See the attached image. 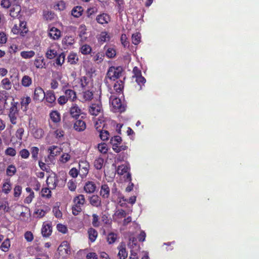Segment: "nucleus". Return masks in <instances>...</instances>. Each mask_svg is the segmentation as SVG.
Masks as SVG:
<instances>
[{"mask_svg": "<svg viewBox=\"0 0 259 259\" xmlns=\"http://www.w3.org/2000/svg\"><path fill=\"white\" fill-rule=\"evenodd\" d=\"M74 204L72 206V212L73 215H77L82 211V207L85 203L84 196L79 194L73 198Z\"/></svg>", "mask_w": 259, "mask_h": 259, "instance_id": "obj_1", "label": "nucleus"}, {"mask_svg": "<svg viewBox=\"0 0 259 259\" xmlns=\"http://www.w3.org/2000/svg\"><path fill=\"white\" fill-rule=\"evenodd\" d=\"M123 71V68L121 66L110 67L108 70L104 80L105 82H107V78L114 81L115 80L122 76Z\"/></svg>", "mask_w": 259, "mask_h": 259, "instance_id": "obj_2", "label": "nucleus"}, {"mask_svg": "<svg viewBox=\"0 0 259 259\" xmlns=\"http://www.w3.org/2000/svg\"><path fill=\"white\" fill-rule=\"evenodd\" d=\"M130 171V167L128 164H121L116 169V172L118 175H124L123 178L125 182L132 181V176Z\"/></svg>", "mask_w": 259, "mask_h": 259, "instance_id": "obj_3", "label": "nucleus"}, {"mask_svg": "<svg viewBox=\"0 0 259 259\" xmlns=\"http://www.w3.org/2000/svg\"><path fill=\"white\" fill-rule=\"evenodd\" d=\"M17 105V102L12 103L11 106L9 110L8 116L10 118V122L12 124H16L17 122V117L19 112Z\"/></svg>", "mask_w": 259, "mask_h": 259, "instance_id": "obj_4", "label": "nucleus"}, {"mask_svg": "<svg viewBox=\"0 0 259 259\" xmlns=\"http://www.w3.org/2000/svg\"><path fill=\"white\" fill-rule=\"evenodd\" d=\"M79 176L83 179L85 178L89 173L90 164L87 160H80L78 163Z\"/></svg>", "mask_w": 259, "mask_h": 259, "instance_id": "obj_5", "label": "nucleus"}, {"mask_svg": "<svg viewBox=\"0 0 259 259\" xmlns=\"http://www.w3.org/2000/svg\"><path fill=\"white\" fill-rule=\"evenodd\" d=\"M45 94L41 88L39 87L36 88L34 91L33 100L35 102L42 101L45 99Z\"/></svg>", "mask_w": 259, "mask_h": 259, "instance_id": "obj_6", "label": "nucleus"}, {"mask_svg": "<svg viewBox=\"0 0 259 259\" xmlns=\"http://www.w3.org/2000/svg\"><path fill=\"white\" fill-rule=\"evenodd\" d=\"M45 99H46V101L49 104L48 105L50 107H53L56 104V96L54 92L52 90L47 91L45 94Z\"/></svg>", "mask_w": 259, "mask_h": 259, "instance_id": "obj_7", "label": "nucleus"}, {"mask_svg": "<svg viewBox=\"0 0 259 259\" xmlns=\"http://www.w3.org/2000/svg\"><path fill=\"white\" fill-rule=\"evenodd\" d=\"M90 204L93 207L99 208L102 206L101 198L97 195H93L88 197Z\"/></svg>", "mask_w": 259, "mask_h": 259, "instance_id": "obj_8", "label": "nucleus"}, {"mask_svg": "<svg viewBox=\"0 0 259 259\" xmlns=\"http://www.w3.org/2000/svg\"><path fill=\"white\" fill-rule=\"evenodd\" d=\"M58 179L56 174L50 175L48 177L46 183L51 189H54L58 185Z\"/></svg>", "mask_w": 259, "mask_h": 259, "instance_id": "obj_9", "label": "nucleus"}, {"mask_svg": "<svg viewBox=\"0 0 259 259\" xmlns=\"http://www.w3.org/2000/svg\"><path fill=\"white\" fill-rule=\"evenodd\" d=\"M102 110V105L100 104L94 103L92 104L89 107V112L92 115L94 116L98 115Z\"/></svg>", "mask_w": 259, "mask_h": 259, "instance_id": "obj_10", "label": "nucleus"}, {"mask_svg": "<svg viewBox=\"0 0 259 259\" xmlns=\"http://www.w3.org/2000/svg\"><path fill=\"white\" fill-rule=\"evenodd\" d=\"M97 189L96 184L92 181H88L85 182L83 186V190L85 193L88 194L94 193Z\"/></svg>", "mask_w": 259, "mask_h": 259, "instance_id": "obj_11", "label": "nucleus"}, {"mask_svg": "<svg viewBox=\"0 0 259 259\" xmlns=\"http://www.w3.org/2000/svg\"><path fill=\"white\" fill-rule=\"evenodd\" d=\"M82 102H87L92 100L93 98V91L89 89L82 90V93L80 94Z\"/></svg>", "mask_w": 259, "mask_h": 259, "instance_id": "obj_12", "label": "nucleus"}, {"mask_svg": "<svg viewBox=\"0 0 259 259\" xmlns=\"http://www.w3.org/2000/svg\"><path fill=\"white\" fill-rule=\"evenodd\" d=\"M112 106L115 112H121L124 110V107L122 106V103L120 99L114 98L111 102Z\"/></svg>", "mask_w": 259, "mask_h": 259, "instance_id": "obj_13", "label": "nucleus"}, {"mask_svg": "<svg viewBox=\"0 0 259 259\" xmlns=\"http://www.w3.org/2000/svg\"><path fill=\"white\" fill-rule=\"evenodd\" d=\"M34 65L37 69L46 68V63L44 57L41 56H37L34 60Z\"/></svg>", "mask_w": 259, "mask_h": 259, "instance_id": "obj_14", "label": "nucleus"}, {"mask_svg": "<svg viewBox=\"0 0 259 259\" xmlns=\"http://www.w3.org/2000/svg\"><path fill=\"white\" fill-rule=\"evenodd\" d=\"M70 114L73 118L77 119L82 114V111L77 104H73L70 108Z\"/></svg>", "mask_w": 259, "mask_h": 259, "instance_id": "obj_15", "label": "nucleus"}, {"mask_svg": "<svg viewBox=\"0 0 259 259\" xmlns=\"http://www.w3.org/2000/svg\"><path fill=\"white\" fill-rule=\"evenodd\" d=\"M21 11V7L19 4H13L10 10V15L15 18L18 17L20 12Z\"/></svg>", "mask_w": 259, "mask_h": 259, "instance_id": "obj_16", "label": "nucleus"}, {"mask_svg": "<svg viewBox=\"0 0 259 259\" xmlns=\"http://www.w3.org/2000/svg\"><path fill=\"white\" fill-rule=\"evenodd\" d=\"M96 20L99 24L104 25L108 23L110 21V17L107 14L103 13L97 16Z\"/></svg>", "mask_w": 259, "mask_h": 259, "instance_id": "obj_17", "label": "nucleus"}, {"mask_svg": "<svg viewBox=\"0 0 259 259\" xmlns=\"http://www.w3.org/2000/svg\"><path fill=\"white\" fill-rule=\"evenodd\" d=\"M73 128L77 132H83L86 128V123L82 120H77L74 123Z\"/></svg>", "mask_w": 259, "mask_h": 259, "instance_id": "obj_18", "label": "nucleus"}, {"mask_svg": "<svg viewBox=\"0 0 259 259\" xmlns=\"http://www.w3.org/2000/svg\"><path fill=\"white\" fill-rule=\"evenodd\" d=\"M110 189L107 184H103L101 187L100 194L104 199H107L110 196Z\"/></svg>", "mask_w": 259, "mask_h": 259, "instance_id": "obj_19", "label": "nucleus"}, {"mask_svg": "<svg viewBox=\"0 0 259 259\" xmlns=\"http://www.w3.org/2000/svg\"><path fill=\"white\" fill-rule=\"evenodd\" d=\"M52 232V227L50 224H44L41 228V234L44 237H49Z\"/></svg>", "mask_w": 259, "mask_h": 259, "instance_id": "obj_20", "label": "nucleus"}, {"mask_svg": "<svg viewBox=\"0 0 259 259\" xmlns=\"http://www.w3.org/2000/svg\"><path fill=\"white\" fill-rule=\"evenodd\" d=\"M49 155L48 158L53 160L54 157L60 154V149L57 146H52L49 148Z\"/></svg>", "mask_w": 259, "mask_h": 259, "instance_id": "obj_21", "label": "nucleus"}, {"mask_svg": "<svg viewBox=\"0 0 259 259\" xmlns=\"http://www.w3.org/2000/svg\"><path fill=\"white\" fill-rule=\"evenodd\" d=\"M49 36L54 40H57L61 37V31L58 28L53 27L50 29Z\"/></svg>", "mask_w": 259, "mask_h": 259, "instance_id": "obj_22", "label": "nucleus"}, {"mask_svg": "<svg viewBox=\"0 0 259 259\" xmlns=\"http://www.w3.org/2000/svg\"><path fill=\"white\" fill-rule=\"evenodd\" d=\"M121 200H122L124 201H127V199H125L124 196L119 191H118L113 195H112V201H117L120 206H123V204L121 203Z\"/></svg>", "mask_w": 259, "mask_h": 259, "instance_id": "obj_23", "label": "nucleus"}, {"mask_svg": "<svg viewBox=\"0 0 259 259\" xmlns=\"http://www.w3.org/2000/svg\"><path fill=\"white\" fill-rule=\"evenodd\" d=\"M80 85L82 90L92 89L91 84L90 82L89 79L86 76H82L80 78Z\"/></svg>", "mask_w": 259, "mask_h": 259, "instance_id": "obj_24", "label": "nucleus"}, {"mask_svg": "<svg viewBox=\"0 0 259 259\" xmlns=\"http://www.w3.org/2000/svg\"><path fill=\"white\" fill-rule=\"evenodd\" d=\"M98 123L96 122L95 124V126L97 130L100 133V138L102 141H106L108 140L109 138V133L108 131L106 130H102L99 129V127L98 126Z\"/></svg>", "mask_w": 259, "mask_h": 259, "instance_id": "obj_25", "label": "nucleus"}, {"mask_svg": "<svg viewBox=\"0 0 259 259\" xmlns=\"http://www.w3.org/2000/svg\"><path fill=\"white\" fill-rule=\"evenodd\" d=\"M119 250L118 257L120 259H125L127 256V252L126 250L124 244H121L118 247Z\"/></svg>", "mask_w": 259, "mask_h": 259, "instance_id": "obj_26", "label": "nucleus"}, {"mask_svg": "<svg viewBox=\"0 0 259 259\" xmlns=\"http://www.w3.org/2000/svg\"><path fill=\"white\" fill-rule=\"evenodd\" d=\"M88 234L89 240L91 242H94L96 240L98 235V232L93 228L88 229Z\"/></svg>", "mask_w": 259, "mask_h": 259, "instance_id": "obj_27", "label": "nucleus"}, {"mask_svg": "<svg viewBox=\"0 0 259 259\" xmlns=\"http://www.w3.org/2000/svg\"><path fill=\"white\" fill-rule=\"evenodd\" d=\"M64 94L68 100L73 101L76 99V93L73 90L67 89L65 91Z\"/></svg>", "mask_w": 259, "mask_h": 259, "instance_id": "obj_28", "label": "nucleus"}, {"mask_svg": "<svg viewBox=\"0 0 259 259\" xmlns=\"http://www.w3.org/2000/svg\"><path fill=\"white\" fill-rule=\"evenodd\" d=\"M83 9L81 6H76L73 8L71 11L72 15L75 17L78 18L82 14Z\"/></svg>", "mask_w": 259, "mask_h": 259, "instance_id": "obj_29", "label": "nucleus"}, {"mask_svg": "<svg viewBox=\"0 0 259 259\" xmlns=\"http://www.w3.org/2000/svg\"><path fill=\"white\" fill-rule=\"evenodd\" d=\"M52 121L54 123H58L61 121L60 114L57 111H52L50 113Z\"/></svg>", "mask_w": 259, "mask_h": 259, "instance_id": "obj_30", "label": "nucleus"}, {"mask_svg": "<svg viewBox=\"0 0 259 259\" xmlns=\"http://www.w3.org/2000/svg\"><path fill=\"white\" fill-rule=\"evenodd\" d=\"M57 56V52L55 49L52 48V47L48 48L47 51L46 53V57L47 58L49 59H53Z\"/></svg>", "mask_w": 259, "mask_h": 259, "instance_id": "obj_31", "label": "nucleus"}, {"mask_svg": "<svg viewBox=\"0 0 259 259\" xmlns=\"http://www.w3.org/2000/svg\"><path fill=\"white\" fill-rule=\"evenodd\" d=\"M58 250L59 251V253L63 252L64 251L66 254H68L70 252V247L67 242L64 241L59 246Z\"/></svg>", "mask_w": 259, "mask_h": 259, "instance_id": "obj_32", "label": "nucleus"}, {"mask_svg": "<svg viewBox=\"0 0 259 259\" xmlns=\"http://www.w3.org/2000/svg\"><path fill=\"white\" fill-rule=\"evenodd\" d=\"M110 36L106 31L101 32L98 37V41L102 44L110 40Z\"/></svg>", "mask_w": 259, "mask_h": 259, "instance_id": "obj_33", "label": "nucleus"}, {"mask_svg": "<svg viewBox=\"0 0 259 259\" xmlns=\"http://www.w3.org/2000/svg\"><path fill=\"white\" fill-rule=\"evenodd\" d=\"M124 88V83L122 80L117 81L114 84L113 88L116 92L121 93Z\"/></svg>", "mask_w": 259, "mask_h": 259, "instance_id": "obj_34", "label": "nucleus"}, {"mask_svg": "<svg viewBox=\"0 0 259 259\" xmlns=\"http://www.w3.org/2000/svg\"><path fill=\"white\" fill-rule=\"evenodd\" d=\"M11 243L9 239L7 238L5 239L2 243L0 248L4 252H7L10 247Z\"/></svg>", "mask_w": 259, "mask_h": 259, "instance_id": "obj_35", "label": "nucleus"}, {"mask_svg": "<svg viewBox=\"0 0 259 259\" xmlns=\"http://www.w3.org/2000/svg\"><path fill=\"white\" fill-rule=\"evenodd\" d=\"M67 60L70 64H76L78 61V58L76 54L70 53L67 57Z\"/></svg>", "mask_w": 259, "mask_h": 259, "instance_id": "obj_36", "label": "nucleus"}, {"mask_svg": "<svg viewBox=\"0 0 259 259\" xmlns=\"http://www.w3.org/2000/svg\"><path fill=\"white\" fill-rule=\"evenodd\" d=\"M35 55V52L33 51H22L20 53V56L22 58L27 59H30L34 57Z\"/></svg>", "mask_w": 259, "mask_h": 259, "instance_id": "obj_37", "label": "nucleus"}, {"mask_svg": "<svg viewBox=\"0 0 259 259\" xmlns=\"http://www.w3.org/2000/svg\"><path fill=\"white\" fill-rule=\"evenodd\" d=\"M32 78L28 76V75H24L21 80V83L23 86L25 87H28L32 84Z\"/></svg>", "mask_w": 259, "mask_h": 259, "instance_id": "obj_38", "label": "nucleus"}, {"mask_svg": "<svg viewBox=\"0 0 259 259\" xmlns=\"http://www.w3.org/2000/svg\"><path fill=\"white\" fill-rule=\"evenodd\" d=\"M12 190L11 185L10 184V180H7L5 182L2 187V191L6 194L9 193Z\"/></svg>", "mask_w": 259, "mask_h": 259, "instance_id": "obj_39", "label": "nucleus"}, {"mask_svg": "<svg viewBox=\"0 0 259 259\" xmlns=\"http://www.w3.org/2000/svg\"><path fill=\"white\" fill-rule=\"evenodd\" d=\"M39 151V148L37 147L34 146L30 148L31 157L34 161H36L38 159V154Z\"/></svg>", "mask_w": 259, "mask_h": 259, "instance_id": "obj_40", "label": "nucleus"}, {"mask_svg": "<svg viewBox=\"0 0 259 259\" xmlns=\"http://www.w3.org/2000/svg\"><path fill=\"white\" fill-rule=\"evenodd\" d=\"M1 84L3 88L5 90H9L11 89V82L8 78H4L2 80Z\"/></svg>", "mask_w": 259, "mask_h": 259, "instance_id": "obj_41", "label": "nucleus"}, {"mask_svg": "<svg viewBox=\"0 0 259 259\" xmlns=\"http://www.w3.org/2000/svg\"><path fill=\"white\" fill-rule=\"evenodd\" d=\"M104 159L102 157H98L94 161V166L97 169H101L103 165Z\"/></svg>", "mask_w": 259, "mask_h": 259, "instance_id": "obj_42", "label": "nucleus"}, {"mask_svg": "<svg viewBox=\"0 0 259 259\" xmlns=\"http://www.w3.org/2000/svg\"><path fill=\"white\" fill-rule=\"evenodd\" d=\"M121 141L122 139L120 136H115L111 138L110 143L113 148V145H114V144H115V146H118V145H120L121 144Z\"/></svg>", "mask_w": 259, "mask_h": 259, "instance_id": "obj_43", "label": "nucleus"}, {"mask_svg": "<svg viewBox=\"0 0 259 259\" xmlns=\"http://www.w3.org/2000/svg\"><path fill=\"white\" fill-rule=\"evenodd\" d=\"M80 51L83 55H88L91 53L92 48L88 45H83L80 47Z\"/></svg>", "mask_w": 259, "mask_h": 259, "instance_id": "obj_44", "label": "nucleus"}, {"mask_svg": "<svg viewBox=\"0 0 259 259\" xmlns=\"http://www.w3.org/2000/svg\"><path fill=\"white\" fill-rule=\"evenodd\" d=\"M16 171L15 166L13 164H11L7 168L6 173L8 176L12 177L16 174Z\"/></svg>", "mask_w": 259, "mask_h": 259, "instance_id": "obj_45", "label": "nucleus"}, {"mask_svg": "<svg viewBox=\"0 0 259 259\" xmlns=\"http://www.w3.org/2000/svg\"><path fill=\"white\" fill-rule=\"evenodd\" d=\"M65 59V55L64 53H61L57 56L55 60V63L59 66H61L64 62Z\"/></svg>", "mask_w": 259, "mask_h": 259, "instance_id": "obj_46", "label": "nucleus"}, {"mask_svg": "<svg viewBox=\"0 0 259 259\" xmlns=\"http://www.w3.org/2000/svg\"><path fill=\"white\" fill-rule=\"evenodd\" d=\"M19 28L21 30V35H24L28 31V28L26 27V22L25 21H19Z\"/></svg>", "mask_w": 259, "mask_h": 259, "instance_id": "obj_47", "label": "nucleus"}, {"mask_svg": "<svg viewBox=\"0 0 259 259\" xmlns=\"http://www.w3.org/2000/svg\"><path fill=\"white\" fill-rule=\"evenodd\" d=\"M117 239V234L114 233H110L107 237V241L110 244L114 243Z\"/></svg>", "mask_w": 259, "mask_h": 259, "instance_id": "obj_48", "label": "nucleus"}, {"mask_svg": "<svg viewBox=\"0 0 259 259\" xmlns=\"http://www.w3.org/2000/svg\"><path fill=\"white\" fill-rule=\"evenodd\" d=\"M31 98L29 97H26L21 99V105L22 107H25V110L28 109V106L31 102Z\"/></svg>", "mask_w": 259, "mask_h": 259, "instance_id": "obj_49", "label": "nucleus"}, {"mask_svg": "<svg viewBox=\"0 0 259 259\" xmlns=\"http://www.w3.org/2000/svg\"><path fill=\"white\" fill-rule=\"evenodd\" d=\"M104 54L102 52H98L93 57L94 61L97 62L98 63L101 62L104 58Z\"/></svg>", "mask_w": 259, "mask_h": 259, "instance_id": "obj_50", "label": "nucleus"}, {"mask_svg": "<svg viewBox=\"0 0 259 259\" xmlns=\"http://www.w3.org/2000/svg\"><path fill=\"white\" fill-rule=\"evenodd\" d=\"M132 42L135 45H138L141 41V34L139 33L133 34L132 36Z\"/></svg>", "mask_w": 259, "mask_h": 259, "instance_id": "obj_51", "label": "nucleus"}, {"mask_svg": "<svg viewBox=\"0 0 259 259\" xmlns=\"http://www.w3.org/2000/svg\"><path fill=\"white\" fill-rule=\"evenodd\" d=\"M127 148L128 147L125 145H122L121 146H119V145H118V146H115L114 145H113V147L112 149L115 152L119 153L121 151L127 150Z\"/></svg>", "mask_w": 259, "mask_h": 259, "instance_id": "obj_52", "label": "nucleus"}, {"mask_svg": "<svg viewBox=\"0 0 259 259\" xmlns=\"http://www.w3.org/2000/svg\"><path fill=\"white\" fill-rule=\"evenodd\" d=\"M41 196L47 198H50L51 197V191L49 188H44L41 190Z\"/></svg>", "mask_w": 259, "mask_h": 259, "instance_id": "obj_53", "label": "nucleus"}, {"mask_svg": "<svg viewBox=\"0 0 259 259\" xmlns=\"http://www.w3.org/2000/svg\"><path fill=\"white\" fill-rule=\"evenodd\" d=\"M92 225L94 227H98L100 226V222H99V216L96 214L94 213L92 214Z\"/></svg>", "mask_w": 259, "mask_h": 259, "instance_id": "obj_54", "label": "nucleus"}, {"mask_svg": "<svg viewBox=\"0 0 259 259\" xmlns=\"http://www.w3.org/2000/svg\"><path fill=\"white\" fill-rule=\"evenodd\" d=\"M130 241L131 242V246L133 249L135 248L136 250H139L140 246L137 244V238L134 237H132L130 239Z\"/></svg>", "mask_w": 259, "mask_h": 259, "instance_id": "obj_55", "label": "nucleus"}, {"mask_svg": "<svg viewBox=\"0 0 259 259\" xmlns=\"http://www.w3.org/2000/svg\"><path fill=\"white\" fill-rule=\"evenodd\" d=\"M106 55L109 58H114L116 56V51L113 48H108L106 52Z\"/></svg>", "mask_w": 259, "mask_h": 259, "instance_id": "obj_56", "label": "nucleus"}, {"mask_svg": "<svg viewBox=\"0 0 259 259\" xmlns=\"http://www.w3.org/2000/svg\"><path fill=\"white\" fill-rule=\"evenodd\" d=\"M19 155L22 158L27 159L30 155L29 151L26 149H23L19 152Z\"/></svg>", "mask_w": 259, "mask_h": 259, "instance_id": "obj_57", "label": "nucleus"}, {"mask_svg": "<svg viewBox=\"0 0 259 259\" xmlns=\"http://www.w3.org/2000/svg\"><path fill=\"white\" fill-rule=\"evenodd\" d=\"M98 148L99 151L102 153L105 154L108 151L107 146L105 143L99 144Z\"/></svg>", "mask_w": 259, "mask_h": 259, "instance_id": "obj_58", "label": "nucleus"}, {"mask_svg": "<svg viewBox=\"0 0 259 259\" xmlns=\"http://www.w3.org/2000/svg\"><path fill=\"white\" fill-rule=\"evenodd\" d=\"M47 211L43 209L36 208L34 211V213L37 215V217L41 218L46 214Z\"/></svg>", "mask_w": 259, "mask_h": 259, "instance_id": "obj_59", "label": "nucleus"}, {"mask_svg": "<svg viewBox=\"0 0 259 259\" xmlns=\"http://www.w3.org/2000/svg\"><path fill=\"white\" fill-rule=\"evenodd\" d=\"M71 156L68 153L63 154L60 158V161L63 163H65L70 159Z\"/></svg>", "mask_w": 259, "mask_h": 259, "instance_id": "obj_60", "label": "nucleus"}, {"mask_svg": "<svg viewBox=\"0 0 259 259\" xmlns=\"http://www.w3.org/2000/svg\"><path fill=\"white\" fill-rule=\"evenodd\" d=\"M5 154L10 156H15L16 154V151L13 148L8 147L5 150Z\"/></svg>", "mask_w": 259, "mask_h": 259, "instance_id": "obj_61", "label": "nucleus"}, {"mask_svg": "<svg viewBox=\"0 0 259 259\" xmlns=\"http://www.w3.org/2000/svg\"><path fill=\"white\" fill-rule=\"evenodd\" d=\"M127 38L126 34H122L120 37V41L124 47H128L129 46V41H127Z\"/></svg>", "mask_w": 259, "mask_h": 259, "instance_id": "obj_62", "label": "nucleus"}, {"mask_svg": "<svg viewBox=\"0 0 259 259\" xmlns=\"http://www.w3.org/2000/svg\"><path fill=\"white\" fill-rule=\"evenodd\" d=\"M79 170L76 168H72L69 172V174L73 178H76L78 175H79Z\"/></svg>", "mask_w": 259, "mask_h": 259, "instance_id": "obj_63", "label": "nucleus"}, {"mask_svg": "<svg viewBox=\"0 0 259 259\" xmlns=\"http://www.w3.org/2000/svg\"><path fill=\"white\" fill-rule=\"evenodd\" d=\"M136 78V81L140 86V89H141V86L144 85L146 82V79L142 75L137 77Z\"/></svg>", "mask_w": 259, "mask_h": 259, "instance_id": "obj_64", "label": "nucleus"}]
</instances>
